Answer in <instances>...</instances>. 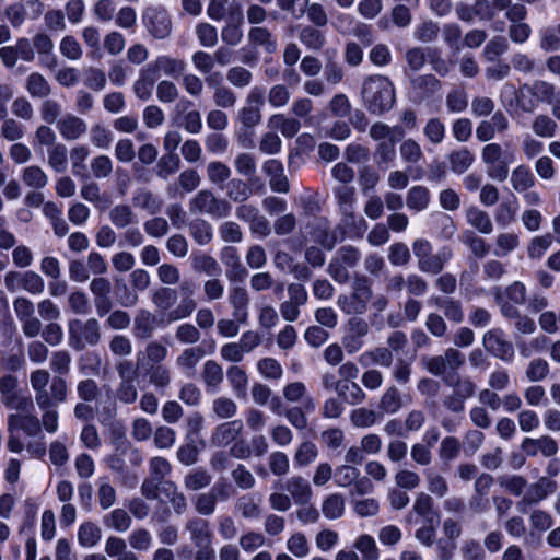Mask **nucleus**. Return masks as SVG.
Here are the masks:
<instances>
[{
  "label": "nucleus",
  "mask_w": 560,
  "mask_h": 560,
  "mask_svg": "<svg viewBox=\"0 0 560 560\" xmlns=\"http://www.w3.org/2000/svg\"><path fill=\"white\" fill-rule=\"evenodd\" d=\"M254 190L259 191V189L252 187L249 184L240 178H233L226 185V196L236 202H243L247 200ZM260 191L262 190L260 189Z\"/></svg>",
  "instance_id": "obj_54"
},
{
  "label": "nucleus",
  "mask_w": 560,
  "mask_h": 560,
  "mask_svg": "<svg viewBox=\"0 0 560 560\" xmlns=\"http://www.w3.org/2000/svg\"><path fill=\"white\" fill-rule=\"evenodd\" d=\"M446 384L452 387L458 397L465 401L471 398L476 393V384L469 377H448L445 380Z\"/></svg>",
  "instance_id": "obj_59"
},
{
  "label": "nucleus",
  "mask_w": 560,
  "mask_h": 560,
  "mask_svg": "<svg viewBox=\"0 0 560 560\" xmlns=\"http://www.w3.org/2000/svg\"><path fill=\"white\" fill-rule=\"evenodd\" d=\"M353 546L361 553L362 560H378V548L372 536L366 534L359 536Z\"/></svg>",
  "instance_id": "obj_64"
},
{
  "label": "nucleus",
  "mask_w": 560,
  "mask_h": 560,
  "mask_svg": "<svg viewBox=\"0 0 560 560\" xmlns=\"http://www.w3.org/2000/svg\"><path fill=\"white\" fill-rule=\"evenodd\" d=\"M47 163L57 173H63L68 166V149L63 143L48 148Z\"/></svg>",
  "instance_id": "obj_52"
},
{
  "label": "nucleus",
  "mask_w": 560,
  "mask_h": 560,
  "mask_svg": "<svg viewBox=\"0 0 560 560\" xmlns=\"http://www.w3.org/2000/svg\"><path fill=\"white\" fill-rule=\"evenodd\" d=\"M431 199L430 191L424 186L411 187L406 197V205L410 210L420 212L429 207Z\"/></svg>",
  "instance_id": "obj_44"
},
{
  "label": "nucleus",
  "mask_w": 560,
  "mask_h": 560,
  "mask_svg": "<svg viewBox=\"0 0 560 560\" xmlns=\"http://www.w3.org/2000/svg\"><path fill=\"white\" fill-rule=\"evenodd\" d=\"M205 355L206 352L200 346L186 348L176 358V366L186 374H190Z\"/></svg>",
  "instance_id": "obj_39"
},
{
  "label": "nucleus",
  "mask_w": 560,
  "mask_h": 560,
  "mask_svg": "<svg viewBox=\"0 0 560 560\" xmlns=\"http://www.w3.org/2000/svg\"><path fill=\"white\" fill-rule=\"evenodd\" d=\"M102 538L101 528L93 522H84L78 529V542L84 548L96 546Z\"/></svg>",
  "instance_id": "obj_50"
},
{
  "label": "nucleus",
  "mask_w": 560,
  "mask_h": 560,
  "mask_svg": "<svg viewBox=\"0 0 560 560\" xmlns=\"http://www.w3.org/2000/svg\"><path fill=\"white\" fill-rule=\"evenodd\" d=\"M282 395L289 402L303 401L306 411L315 410L314 399L307 394L306 385L303 382H291L282 388Z\"/></svg>",
  "instance_id": "obj_29"
},
{
  "label": "nucleus",
  "mask_w": 560,
  "mask_h": 560,
  "mask_svg": "<svg viewBox=\"0 0 560 560\" xmlns=\"http://www.w3.org/2000/svg\"><path fill=\"white\" fill-rule=\"evenodd\" d=\"M18 386L19 381L15 376L7 374L0 377V401L9 409L25 411L32 406V400L23 395Z\"/></svg>",
  "instance_id": "obj_8"
},
{
  "label": "nucleus",
  "mask_w": 560,
  "mask_h": 560,
  "mask_svg": "<svg viewBox=\"0 0 560 560\" xmlns=\"http://www.w3.org/2000/svg\"><path fill=\"white\" fill-rule=\"evenodd\" d=\"M57 129L62 139L74 141L83 137L88 131V124L74 114H66L57 121Z\"/></svg>",
  "instance_id": "obj_17"
},
{
  "label": "nucleus",
  "mask_w": 560,
  "mask_h": 560,
  "mask_svg": "<svg viewBox=\"0 0 560 560\" xmlns=\"http://www.w3.org/2000/svg\"><path fill=\"white\" fill-rule=\"evenodd\" d=\"M503 150L499 143H489L482 148L481 161L487 166V175L498 182L509 176V164L502 159Z\"/></svg>",
  "instance_id": "obj_9"
},
{
  "label": "nucleus",
  "mask_w": 560,
  "mask_h": 560,
  "mask_svg": "<svg viewBox=\"0 0 560 560\" xmlns=\"http://www.w3.org/2000/svg\"><path fill=\"white\" fill-rule=\"evenodd\" d=\"M226 377L232 390L238 398H244L247 393L248 376L246 372L237 365H232L226 371Z\"/></svg>",
  "instance_id": "obj_48"
},
{
  "label": "nucleus",
  "mask_w": 560,
  "mask_h": 560,
  "mask_svg": "<svg viewBox=\"0 0 560 560\" xmlns=\"http://www.w3.org/2000/svg\"><path fill=\"white\" fill-rule=\"evenodd\" d=\"M207 177L210 183L222 187L231 176V168L221 161H212L208 163L206 168Z\"/></svg>",
  "instance_id": "obj_62"
},
{
  "label": "nucleus",
  "mask_w": 560,
  "mask_h": 560,
  "mask_svg": "<svg viewBox=\"0 0 560 560\" xmlns=\"http://www.w3.org/2000/svg\"><path fill=\"white\" fill-rule=\"evenodd\" d=\"M262 172L269 178L270 189L275 192L287 194L290 190V184L281 161L269 159L262 164Z\"/></svg>",
  "instance_id": "obj_15"
},
{
  "label": "nucleus",
  "mask_w": 560,
  "mask_h": 560,
  "mask_svg": "<svg viewBox=\"0 0 560 560\" xmlns=\"http://www.w3.org/2000/svg\"><path fill=\"white\" fill-rule=\"evenodd\" d=\"M191 266L195 271L205 273L208 277H219L222 272V268L217 259L201 252L191 255Z\"/></svg>",
  "instance_id": "obj_34"
},
{
  "label": "nucleus",
  "mask_w": 560,
  "mask_h": 560,
  "mask_svg": "<svg viewBox=\"0 0 560 560\" xmlns=\"http://www.w3.org/2000/svg\"><path fill=\"white\" fill-rule=\"evenodd\" d=\"M201 378L207 388L218 390L224 378L222 366L214 360L206 361L203 364Z\"/></svg>",
  "instance_id": "obj_45"
},
{
  "label": "nucleus",
  "mask_w": 560,
  "mask_h": 560,
  "mask_svg": "<svg viewBox=\"0 0 560 560\" xmlns=\"http://www.w3.org/2000/svg\"><path fill=\"white\" fill-rule=\"evenodd\" d=\"M103 523L108 528L125 533L130 528L132 520L126 510L118 508L106 514L103 517Z\"/></svg>",
  "instance_id": "obj_49"
},
{
  "label": "nucleus",
  "mask_w": 560,
  "mask_h": 560,
  "mask_svg": "<svg viewBox=\"0 0 560 560\" xmlns=\"http://www.w3.org/2000/svg\"><path fill=\"white\" fill-rule=\"evenodd\" d=\"M182 300L178 305L165 315L167 323L177 322L189 317L196 310L197 303L194 295V284L189 281H183L179 285Z\"/></svg>",
  "instance_id": "obj_13"
},
{
  "label": "nucleus",
  "mask_w": 560,
  "mask_h": 560,
  "mask_svg": "<svg viewBox=\"0 0 560 560\" xmlns=\"http://www.w3.org/2000/svg\"><path fill=\"white\" fill-rule=\"evenodd\" d=\"M467 223L481 234H491L494 230L491 217L477 206H470L465 210Z\"/></svg>",
  "instance_id": "obj_30"
},
{
  "label": "nucleus",
  "mask_w": 560,
  "mask_h": 560,
  "mask_svg": "<svg viewBox=\"0 0 560 560\" xmlns=\"http://www.w3.org/2000/svg\"><path fill=\"white\" fill-rule=\"evenodd\" d=\"M186 62L180 58H174L170 55H160L153 61L148 63V72L152 73L156 79L164 74L171 78H178L186 70Z\"/></svg>",
  "instance_id": "obj_11"
},
{
  "label": "nucleus",
  "mask_w": 560,
  "mask_h": 560,
  "mask_svg": "<svg viewBox=\"0 0 560 560\" xmlns=\"http://www.w3.org/2000/svg\"><path fill=\"white\" fill-rule=\"evenodd\" d=\"M332 27L340 34H353L358 37H364L370 34L366 25L359 23L352 15L336 12L332 13Z\"/></svg>",
  "instance_id": "obj_23"
},
{
  "label": "nucleus",
  "mask_w": 560,
  "mask_h": 560,
  "mask_svg": "<svg viewBox=\"0 0 560 560\" xmlns=\"http://www.w3.org/2000/svg\"><path fill=\"white\" fill-rule=\"evenodd\" d=\"M248 40L255 46H262L268 54L277 50V42L271 33L265 27H253L248 32Z\"/></svg>",
  "instance_id": "obj_55"
},
{
  "label": "nucleus",
  "mask_w": 560,
  "mask_h": 560,
  "mask_svg": "<svg viewBox=\"0 0 560 560\" xmlns=\"http://www.w3.org/2000/svg\"><path fill=\"white\" fill-rule=\"evenodd\" d=\"M234 167L236 172L248 178L249 185L256 189H265L264 183L255 177L257 172L256 159L253 154L247 152L238 153L234 160Z\"/></svg>",
  "instance_id": "obj_22"
},
{
  "label": "nucleus",
  "mask_w": 560,
  "mask_h": 560,
  "mask_svg": "<svg viewBox=\"0 0 560 560\" xmlns=\"http://www.w3.org/2000/svg\"><path fill=\"white\" fill-rule=\"evenodd\" d=\"M556 489V481L547 477H541L536 483L528 488L523 502H527L528 504L538 503L546 499L549 494L553 493Z\"/></svg>",
  "instance_id": "obj_31"
},
{
  "label": "nucleus",
  "mask_w": 560,
  "mask_h": 560,
  "mask_svg": "<svg viewBox=\"0 0 560 560\" xmlns=\"http://www.w3.org/2000/svg\"><path fill=\"white\" fill-rule=\"evenodd\" d=\"M228 301L232 307L233 317L242 323H247L249 317V295L243 285H231L228 292Z\"/></svg>",
  "instance_id": "obj_18"
},
{
  "label": "nucleus",
  "mask_w": 560,
  "mask_h": 560,
  "mask_svg": "<svg viewBox=\"0 0 560 560\" xmlns=\"http://www.w3.org/2000/svg\"><path fill=\"white\" fill-rule=\"evenodd\" d=\"M34 50L38 54L39 63L43 67L52 69L57 66V58L54 54V43L46 34H36L32 39Z\"/></svg>",
  "instance_id": "obj_26"
},
{
  "label": "nucleus",
  "mask_w": 560,
  "mask_h": 560,
  "mask_svg": "<svg viewBox=\"0 0 560 560\" xmlns=\"http://www.w3.org/2000/svg\"><path fill=\"white\" fill-rule=\"evenodd\" d=\"M450 168L455 174H464L475 162V154L468 148L453 150L447 155Z\"/></svg>",
  "instance_id": "obj_33"
},
{
  "label": "nucleus",
  "mask_w": 560,
  "mask_h": 560,
  "mask_svg": "<svg viewBox=\"0 0 560 560\" xmlns=\"http://www.w3.org/2000/svg\"><path fill=\"white\" fill-rule=\"evenodd\" d=\"M429 302L443 312V315L451 322L459 324L464 320L463 305L459 300L433 295Z\"/></svg>",
  "instance_id": "obj_27"
},
{
  "label": "nucleus",
  "mask_w": 560,
  "mask_h": 560,
  "mask_svg": "<svg viewBox=\"0 0 560 560\" xmlns=\"http://www.w3.org/2000/svg\"><path fill=\"white\" fill-rule=\"evenodd\" d=\"M410 86L415 101L420 103L439 93L442 89V83L433 74H422L412 77L410 79Z\"/></svg>",
  "instance_id": "obj_16"
},
{
  "label": "nucleus",
  "mask_w": 560,
  "mask_h": 560,
  "mask_svg": "<svg viewBox=\"0 0 560 560\" xmlns=\"http://www.w3.org/2000/svg\"><path fill=\"white\" fill-rule=\"evenodd\" d=\"M25 432L28 436H36L40 432L39 419L31 413L23 415L21 411L8 416V432Z\"/></svg>",
  "instance_id": "obj_20"
},
{
  "label": "nucleus",
  "mask_w": 560,
  "mask_h": 560,
  "mask_svg": "<svg viewBox=\"0 0 560 560\" xmlns=\"http://www.w3.org/2000/svg\"><path fill=\"white\" fill-rule=\"evenodd\" d=\"M243 18H230L221 30V39L229 46H237L243 39Z\"/></svg>",
  "instance_id": "obj_43"
},
{
  "label": "nucleus",
  "mask_w": 560,
  "mask_h": 560,
  "mask_svg": "<svg viewBox=\"0 0 560 560\" xmlns=\"http://www.w3.org/2000/svg\"><path fill=\"white\" fill-rule=\"evenodd\" d=\"M334 195L337 199L339 210L346 224L355 223V189L347 185H339L334 188Z\"/></svg>",
  "instance_id": "obj_19"
},
{
  "label": "nucleus",
  "mask_w": 560,
  "mask_h": 560,
  "mask_svg": "<svg viewBox=\"0 0 560 560\" xmlns=\"http://www.w3.org/2000/svg\"><path fill=\"white\" fill-rule=\"evenodd\" d=\"M361 96L364 107L372 115H382L395 104V88L385 75L368 77L362 83Z\"/></svg>",
  "instance_id": "obj_1"
},
{
  "label": "nucleus",
  "mask_w": 560,
  "mask_h": 560,
  "mask_svg": "<svg viewBox=\"0 0 560 560\" xmlns=\"http://www.w3.org/2000/svg\"><path fill=\"white\" fill-rule=\"evenodd\" d=\"M133 206L147 211L149 214L158 213L163 201L147 188L138 189L132 197Z\"/></svg>",
  "instance_id": "obj_38"
},
{
  "label": "nucleus",
  "mask_w": 560,
  "mask_h": 560,
  "mask_svg": "<svg viewBox=\"0 0 560 560\" xmlns=\"http://www.w3.org/2000/svg\"><path fill=\"white\" fill-rule=\"evenodd\" d=\"M108 217L110 222L117 229H125L131 224L137 223V217L133 213L131 207L125 203L114 206L109 210Z\"/></svg>",
  "instance_id": "obj_47"
},
{
  "label": "nucleus",
  "mask_w": 560,
  "mask_h": 560,
  "mask_svg": "<svg viewBox=\"0 0 560 560\" xmlns=\"http://www.w3.org/2000/svg\"><path fill=\"white\" fill-rule=\"evenodd\" d=\"M534 183L535 177L527 166L518 165L513 170L511 175V185L516 191H526L534 185Z\"/></svg>",
  "instance_id": "obj_58"
},
{
  "label": "nucleus",
  "mask_w": 560,
  "mask_h": 560,
  "mask_svg": "<svg viewBox=\"0 0 560 560\" xmlns=\"http://www.w3.org/2000/svg\"><path fill=\"white\" fill-rule=\"evenodd\" d=\"M212 481L211 475L201 467L191 469L184 478V486L191 491L208 487Z\"/></svg>",
  "instance_id": "obj_57"
},
{
  "label": "nucleus",
  "mask_w": 560,
  "mask_h": 560,
  "mask_svg": "<svg viewBox=\"0 0 560 560\" xmlns=\"http://www.w3.org/2000/svg\"><path fill=\"white\" fill-rule=\"evenodd\" d=\"M30 384L35 394L37 406H47L48 401H66L68 397V384L61 376H54L45 369H37L30 374Z\"/></svg>",
  "instance_id": "obj_2"
},
{
  "label": "nucleus",
  "mask_w": 560,
  "mask_h": 560,
  "mask_svg": "<svg viewBox=\"0 0 560 560\" xmlns=\"http://www.w3.org/2000/svg\"><path fill=\"white\" fill-rule=\"evenodd\" d=\"M25 90L33 98H46L51 93V85L39 72H32L25 80Z\"/></svg>",
  "instance_id": "obj_36"
},
{
  "label": "nucleus",
  "mask_w": 560,
  "mask_h": 560,
  "mask_svg": "<svg viewBox=\"0 0 560 560\" xmlns=\"http://www.w3.org/2000/svg\"><path fill=\"white\" fill-rule=\"evenodd\" d=\"M143 21L148 32L156 39H164L172 33V21L165 10L149 9Z\"/></svg>",
  "instance_id": "obj_12"
},
{
  "label": "nucleus",
  "mask_w": 560,
  "mask_h": 560,
  "mask_svg": "<svg viewBox=\"0 0 560 560\" xmlns=\"http://www.w3.org/2000/svg\"><path fill=\"white\" fill-rule=\"evenodd\" d=\"M345 498L340 493L327 495L322 503V512L328 520L340 518L345 513Z\"/></svg>",
  "instance_id": "obj_51"
},
{
  "label": "nucleus",
  "mask_w": 560,
  "mask_h": 560,
  "mask_svg": "<svg viewBox=\"0 0 560 560\" xmlns=\"http://www.w3.org/2000/svg\"><path fill=\"white\" fill-rule=\"evenodd\" d=\"M236 402L226 396H219L213 399L211 410L219 419H231L237 413Z\"/></svg>",
  "instance_id": "obj_63"
},
{
  "label": "nucleus",
  "mask_w": 560,
  "mask_h": 560,
  "mask_svg": "<svg viewBox=\"0 0 560 560\" xmlns=\"http://www.w3.org/2000/svg\"><path fill=\"white\" fill-rule=\"evenodd\" d=\"M156 80L158 79L152 73L148 72V68L144 66L132 85L136 97L143 102L149 101L152 96Z\"/></svg>",
  "instance_id": "obj_40"
},
{
  "label": "nucleus",
  "mask_w": 560,
  "mask_h": 560,
  "mask_svg": "<svg viewBox=\"0 0 560 560\" xmlns=\"http://www.w3.org/2000/svg\"><path fill=\"white\" fill-rule=\"evenodd\" d=\"M189 211L194 214L225 218L231 212V206L226 200L219 199L212 191L202 189L189 201Z\"/></svg>",
  "instance_id": "obj_7"
},
{
  "label": "nucleus",
  "mask_w": 560,
  "mask_h": 560,
  "mask_svg": "<svg viewBox=\"0 0 560 560\" xmlns=\"http://www.w3.org/2000/svg\"><path fill=\"white\" fill-rule=\"evenodd\" d=\"M557 127L556 120L545 114L535 116L532 122L533 132L540 138L555 137Z\"/></svg>",
  "instance_id": "obj_60"
},
{
  "label": "nucleus",
  "mask_w": 560,
  "mask_h": 560,
  "mask_svg": "<svg viewBox=\"0 0 560 560\" xmlns=\"http://www.w3.org/2000/svg\"><path fill=\"white\" fill-rule=\"evenodd\" d=\"M361 259V253L351 245L340 247L328 264L327 272L340 284L350 279L349 269L354 268Z\"/></svg>",
  "instance_id": "obj_6"
},
{
  "label": "nucleus",
  "mask_w": 560,
  "mask_h": 560,
  "mask_svg": "<svg viewBox=\"0 0 560 560\" xmlns=\"http://www.w3.org/2000/svg\"><path fill=\"white\" fill-rule=\"evenodd\" d=\"M482 345L493 357L504 362H512L514 358V347L512 342L505 338V334L501 328H492L486 331L482 338Z\"/></svg>",
  "instance_id": "obj_10"
},
{
  "label": "nucleus",
  "mask_w": 560,
  "mask_h": 560,
  "mask_svg": "<svg viewBox=\"0 0 560 560\" xmlns=\"http://www.w3.org/2000/svg\"><path fill=\"white\" fill-rule=\"evenodd\" d=\"M373 298V290L366 277L357 278L352 284L351 294H341L337 299V305L348 315L364 314Z\"/></svg>",
  "instance_id": "obj_5"
},
{
  "label": "nucleus",
  "mask_w": 560,
  "mask_h": 560,
  "mask_svg": "<svg viewBox=\"0 0 560 560\" xmlns=\"http://www.w3.org/2000/svg\"><path fill=\"white\" fill-rule=\"evenodd\" d=\"M176 300L177 293L171 288H160L152 295V303L160 312L165 313L164 315L172 311L171 308L174 306ZM162 322L168 324L165 320V316H163Z\"/></svg>",
  "instance_id": "obj_53"
},
{
  "label": "nucleus",
  "mask_w": 560,
  "mask_h": 560,
  "mask_svg": "<svg viewBox=\"0 0 560 560\" xmlns=\"http://www.w3.org/2000/svg\"><path fill=\"white\" fill-rule=\"evenodd\" d=\"M65 401H57L51 399L48 401L47 406H38V408L43 411L40 422V429L43 428L47 433L52 434L56 433L59 428V412L57 410V405L63 404Z\"/></svg>",
  "instance_id": "obj_42"
},
{
  "label": "nucleus",
  "mask_w": 560,
  "mask_h": 560,
  "mask_svg": "<svg viewBox=\"0 0 560 560\" xmlns=\"http://www.w3.org/2000/svg\"><path fill=\"white\" fill-rule=\"evenodd\" d=\"M22 183L31 189H43L48 184V175L38 165H28L21 170Z\"/></svg>",
  "instance_id": "obj_35"
},
{
  "label": "nucleus",
  "mask_w": 560,
  "mask_h": 560,
  "mask_svg": "<svg viewBox=\"0 0 560 560\" xmlns=\"http://www.w3.org/2000/svg\"><path fill=\"white\" fill-rule=\"evenodd\" d=\"M243 430L244 424L241 419L222 422L213 429L210 443L217 447L228 446L236 441Z\"/></svg>",
  "instance_id": "obj_14"
},
{
  "label": "nucleus",
  "mask_w": 560,
  "mask_h": 560,
  "mask_svg": "<svg viewBox=\"0 0 560 560\" xmlns=\"http://www.w3.org/2000/svg\"><path fill=\"white\" fill-rule=\"evenodd\" d=\"M423 476L427 483V489L430 493L438 498H444L450 491V486L446 478L434 468H425Z\"/></svg>",
  "instance_id": "obj_37"
},
{
  "label": "nucleus",
  "mask_w": 560,
  "mask_h": 560,
  "mask_svg": "<svg viewBox=\"0 0 560 560\" xmlns=\"http://www.w3.org/2000/svg\"><path fill=\"white\" fill-rule=\"evenodd\" d=\"M393 352L386 347H377L364 351L358 358L359 364L363 368H370L372 365L389 368L393 364Z\"/></svg>",
  "instance_id": "obj_28"
},
{
  "label": "nucleus",
  "mask_w": 560,
  "mask_h": 560,
  "mask_svg": "<svg viewBox=\"0 0 560 560\" xmlns=\"http://www.w3.org/2000/svg\"><path fill=\"white\" fill-rule=\"evenodd\" d=\"M317 457V446L311 441H304L296 448L293 460L295 466L305 467L315 462Z\"/></svg>",
  "instance_id": "obj_61"
},
{
  "label": "nucleus",
  "mask_w": 560,
  "mask_h": 560,
  "mask_svg": "<svg viewBox=\"0 0 560 560\" xmlns=\"http://www.w3.org/2000/svg\"><path fill=\"white\" fill-rule=\"evenodd\" d=\"M337 395L342 402L352 406L360 405L366 399L365 392L355 382L339 381Z\"/></svg>",
  "instance_id": "obj_32"
},
{
  "label": "nucleus",
  "mask_w": 560,
  "mask_h": 560,
  "mask_svg": "<svg viewBox=\"0 0 560 560\" xmlns=\"http://www.w3.org/2000/svg\"><path fill=\"white\" fill-rule=\"evenodd\" d=\"M268 127L279 130L285 138H293L300 131L301 124L295 118L275 114L268 119Z\"/></svg>",
  "instance_id": "obj_46"
},
{
  "label": "nucleus",
  "mask_w": 560,
  "mask_h": 560,
  "mask_svg": "<svg viewBox=\"0 0 560 560\" xmlns=\"http://www.w3.org/2000/svg\"><path fill=\"white\" fill-rule=\"evenodd\" d=\"M285 490L289 492L291 500L298 505H305L313 498V490L307 480L301 476H293L285 482Z\"/></svg>",
  "instance_id": "obj_24"
},
{
  "label": "nucleus",
  "mask_w": 560,
  "mask_h": 560,
  "mask_svg": "<svg viewBox=\"0 0 560 560\" xmlns=\"http://www.w3.org/2000/svg\"><path fill=\"white\" fill-rule=\"evenodd\" d=\"M412 250L417 258L418 269L428 275H439L453 257V252L447 246L440 248L434 254L432 244L424 238H417L412 243Z\"/></svg>",
  "instance_id": "obj_3"
},
{
  "label": "nucleus",
  "mask_w": 560,
  "mask_h": 560,
  "mask_svg": "<svg viewBox=\"0 0 560 560\" xmlns=\"http://www.w3.org/2000/svg\"><path fill=\"white\" fill-rule=\"evenodd\" d=\"M185 528L189 532L190 540L195 547H205L212 544L213 534L209 527L208 521L200 517H192L186 523Z\"/></svg>",
  "instance_id": "obj_25"
},
{
  "label": "nucleus",
  "mask_w": 560,
  "mask_h": 560,
  "mask_svg": "<svg viewBox=\"0 0 560 560\" xmlns=\"http://www.w3.org/2000/svg\"><path fill=\"white\" fill-rule=\"evenodd\" d=\"M102 338L101 325L96 318L72 319L68 326V343L75 351L98 345Z\"/></svg>",
  "instance_id": "obj_4"
},
{
  "label": "nucleus",
  "mask_w": 560,
  "mask_h": 560,
  "mask_svg": "<svg viewBox=\"0 0 560 560\" xmlns=\"http://www.w3.org/2000/svg\"><path fill=\"white\" fill-rule=\"evenodd\" d=\"M158 500L161 503L171 504L176 514H183L188 506L186 497L172 481L160 482V495Z\"/></svg>",
  "instance_id": "obj_21"
},
{
  "label": "nucleus",
  "mask_w": 560,
  "mask_h": 560,
  "mask_svg": "<svg viewBox=\"0 0 560 560\" xmlns=\"http://www.w3.org/2000/svg\"><path fill=\"white\" fill-rule=\"evenodd\" d=\"M402 401L400 394L395 386H389L381 397L378 409L382 415H394L400 410Z\"/></svg>",
  "instance_id": "obj_56"
},
{
  "label": "nucleus",
  "mask_w": 560,
  "mask_h": 560,
  "mask_svg": "<svg viewBox=\"0 0 560 560\" xmlns=\"http://www.w3.org/2000/svg\"><path fill=\"white\" fill-rule=\"evenodd\" d=\"M156 318L148 310H140L133 320V334L137 338L147 339L155 329Z\"/></svg>",
  "instance_id": "obj_41"
}]
</instances>
